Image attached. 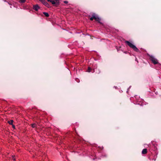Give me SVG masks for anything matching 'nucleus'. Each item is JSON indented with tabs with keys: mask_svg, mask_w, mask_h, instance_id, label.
<instances>
[{
	"mask_svg": "<svg viewBox=\"0 0 161 161\" xmlns=\"http://www.w3.org/2000/svg\"><path fill=\"white\" fill-rule=\"evenodd\" d=\"M125 43H126L130 48H132L134 51L136 52H139V50L134 45L131 43L127 41H125Z\"/></svg>",
	"mask_w": 161,
	"mask_h": 161,
	"instance_id": "nucleus-1",
	"label": "nucleus"
},
{
	"mask_svg": "<svg viewBox=\"0 0 161 161\" xmlns=\"http://www.w3.org/2000/svg\"><path fill=\"white\" fill-rule=\"evenodd\" d=\"M135 98L136 100V102H135L134 104L140 105L141 106H143L144 104L145 105V104L144 103L145 102L142 99H140L139 98L138 99H136L137 98L136 97H135Z\"/></svg>",
	"mask_w": 161,
	"mask_h": 161,
	"instance_id": "nucleus-2",
	"label": "nucleus"
},
{
	"mask_svg": "<svg viewBox=\"0 0 161 161\" xmlns=\"http://www.w3.org/2000/svg\"><path fill=\"white\" fill-rule=\"evenodd\" d=\"M92 69L90 67H88L87 71L88 72H92ZM92 72V73L95 72L96 73L98 74L100 73V71L98 69H97V68H95L93 69V70Z\"/></svg>",
	"mask_w": 161,
	"mask_h": 161,
	"instance_id": "nucleus-3",
	"label": "nucleus"
},
{
	"mask_svg": "<svg viewBox=\"0 0 161 161\" xmlns=\"http://www.w3.org/2000/svg\"><path fill=\"white\" fill-rule=\"evenodd\" d=\"M150 59L154 64H156L158 63L157 59L153 56L151 55L150 56Z\"/></svg>",
	"mask_w": 161,
	"mask_h": 161,
	"instance_id": "nucleus-4",
	"label": "nucleus"
},
{
	"mask_svg": "<svg viewBox=\"0 0 161 161\" xmlns=\"http://www.w3.org/2000/svg\"><path fill=\"white\" fill-rule=\"evenodd\" d=\"M33 8L35 10L37 11L40 8V7L38 4H36L33 5Z\"/></svg>",
	"mask_w": 161,
	"mask_h": 161,
	"instance_id": "nucleus-5",
	"label": "nucleus"
},
{
	"mask_svg": "<svg viewBox=\"0 0 161 161\" xmlns=\"http://www.w3.org/2000/svg\"><path fill=\"white\" fill-rule=\"evenodd\" d=\"M42 2L43 4L47 7H48L49 5L48 3L45 0H43Z\"/></svg>",
	"mask_w": 161,
	"mask_h": 161,
	"instance_id": "nucleus-6",
	"label": "nucleus"
},
{
	"mask_svg": "<svg viewBox=\"0 0 161 161\" xmlns=\"http://www.w3.org/2000/svg\"><path fill=\"white\" fill-rule=\"evenodd\" d=\"M95 19L96 21H98L99 23H101V22H100V21L101 20V19L99 17H97V16H95Z\"/></svg>",
	"mask_w": 161,
	"mask_h": 161,
	"instance_id": "nucleus-7",
	"label": "nucleus"
},
{
	"mask_svg": "<svg viewBox=\"0 0 161 161\" xmlns=\"http://www.w3.org/2000/svg\"><path fill=\"white\" fill-rule=\"evenodd\" d=\"M147 149L146 148H144L143 149L142 151V154H145L147 153Z\"/></svg>",
	"mask_w": 161,
	"mask_h": 161,
	"instance_id": "nucleus-8",
	"label": "nucleus"
},
{
	"mask_svg": "<svg viewBox=\"0 0 161 161\" xmlns=\"http://www.w3.org/2000/svg\"><path fill=\"white\" fill-rule=\"evenodd\" d=\"M95 14H93L92 15V16L90 18V20H92L93 19H95Z\"/></svg>",
	"mask_w": 161,
	"mask_h": 161,
	"instance_id": "nucleus-9",
	"label": "nucleus"
},
{
	"mask_svg": "<svg viewBox=\"0 0 161 161\" xmlns=\"http://www.w3.org/2000/svg\"><path fill=\"white\" fill-rule=\"evenodd\" d=\"M43 14L46 17H48L49 16V14L47 12H44L43 13Z\"/></svg>",
	"mask_w": 161,
	"mask_h": 161,
	"instance_id": "nucleus-10",
	"label": "nucleus"
},
{
	"mask_svg": "<svg viewBox=\"0 0 161 161\" xmlns=\"http://www.w3.org/2000/svg\"><path fill=\"white\" fill-rule=\"evenodd\" d=\"M25 1L26 0H19V2L21 3H24Z\"/></svg>",
	"mask_w": 161,
	"mask_h": 161,
	"instance_id": "nucleus-11",
	"label": "nucleus"
},
{
	"mask_svg": "<svg viewBox=\"0 0 161 161\" xmlns=\"http://www.w3.org/2000/svg\"><path fill=\"white\" fill-rule=\"evenodd\" d=\"M13 121V120H11L9 121H8V123L10 125H12Z\"/></svg>",
	"mask_w": 161,
	"mask_h": 161,
	"instance_id": "nucleus-12",
	"label": "nucleus"
},
{
	"mask_svg": "<svg viewBox=\"0 0 161 161\" xmlns=\"http://www.w3.org/2000/svg\"><path fill=\"white\" fill-rule=\"evenodd\" d=\"M36 124H32V127L33 128H35L36 127Z\"/></svg>",
	"mask_w": 161,
	"mask_h": 161,
	"instance_id": "nucleus-13",
	"label": "nucleus"
},
{
	"mask_svg": "<svg viewBox=\"0 0 161 161\" xmlns=\"http://www.w3.org/2000/svg\"><path fill=\"white\" fill-rule=\"evenodd\" d=\"M50 2H51L53 4H55V2L54 1L51 0Z\"/></svg>",
	"mask_w": 161,
	"mask_h": 161,
	"instance_id": "nucleus-14",
	"label": "nucleus"
},
{
	"mask_svg": "<svg viewBox=\"0 0 161 161\" xmlns=\"http://www.w3.org/2000/svg\"><path fill=\"white\" fill-rule=\"evenodd\" d=\"M75 80L77 82H79V81H80V80H79V79L77 78H76L75 79Z\"/></svg>",
	"mask_w": 161,
	"mask_h": 161,
	"instance_id": "nucleus-15",
	"label": "nucleus"
},
{
	"mask_svg": "<svg viewBox=\"0 0 161 161\" xmlns=\"http://www.w3.org/2000/svg\"><path fill=\"white\" fill-rule=\"evenodd\" d=\"M157 156H154V158H153V160H154V161H155L156 158H157Z\"/></svg>",
	"mask_w": 161,
	"mask_h": 161,
	"instance_id": "nucleus-16",
	"label": "nucleus"
},
{
	"mask_svg": "<svg viewBox=\"0 0 161 161\" xmlns=\"http://www.w3.org/2000/svg\"><path fill=\"white\" fill-rule=\"evenodd\" d=\"M64 3H65L67 4V3H68V2L67 1H64Z\"/></svg>",
	"mask_w": 161,
	"mask_h": 161,
	"instance_id": "nucleus-17",
	"label": "nucleus"
},
{
	"mask_svg": "<svg viewBox=\"0 0 161 161\" xmlns=\"http://www.w3.org/2000/svg\"><path fill=\"white\" fill-rule=\"evenodd\" d=\"M131 87V86H130V87H129V88H128V89H127V91L126 92L127 93L128 92V90Z\"/></svg>",
	"mask_w": 161,
	"mask_h": 161,
	"instance_id": "nucleus-18",
	"label": "nucleus"
},
{
	"mask_svg": "<svg viewBox=\"0 0 161 161\" xmlns=\"http://www.w3.org/2000/svg\"><path fill=\"white\" fill-rule=\"evenodd\" d=\"M105 156H106V155H102V156H101V157L102 158H103V157H105Z\"/></svg>",
	"mask_w": 161,
	"mask_h": 161,
	"instance_id": "nucleus-19",
	"label": "nucleus"
},
{
	"mask_svg": "<svg viewBox=\"0 0 161 161\" xmlns=\"http://www.w3.org/2000/svg\"><path fill=\"white\" fill-rule=\"evenodd\" d=\"M13 125V127L14 128H15V126L13 125Z\"/></svg>",
	"mask_w": 161,
	"mask_h": 161,
	"instance_id": "nucleus-20",
	"label": "nucleus"
},
{
	"mask_svg": "<svg viewBox=\"0 0 161 161\" xmlns=\"http://www.w3.org/2000/svg\"><path fill=\"white\" fill-rule=\"evenodd\" d=\"M13 160H14V161H15V158H14V157H13Z\"/></svg>",
	"mask_w": 161,
	"mask_h": 161,
	"instance_id": "nucleus-21",
	"label": "nucleus"
},
{
	"mask_svg": "<svg viewBox=\"0 0 161 161\" xmlns=\"http://www.w3.org/2000/svg\"><path fill=\"white\" fill-rule=\"evenodd\" d=\"M47 1H48V2H50V1L51 0H47Z\"/></svg>",
	"mask_w": 161,
	"mask_h": 161,
	"instance_id": "nucleus-22",
	"label": "nucleus"
},
{
	"mask_svg": "<svg viewBox=\"0 0 161 161\" xmlns=\"http://www.w3.org/2000/svg\"><path fill=\"white\" fill-rule=\"evenodd\" d=\"M114 87L116 89V88L117 86H114Z\"/></svg>",
	"mask_w": 161,
	"mask_h": 161,
	"instance_id": "nucleus-23",
	"label": "nucleus"
},
{
	"mask_svg": "<svg viewBox=\"0 0 161 161\" xmlns=\"http://www.w3.org/2000/svg\"><path fill=\"white\" fill-rule=\"evenodd\" d=\"M41 2H42V1L43 0H39Z\"/></svg>",
	"mask_w": 161,
	"mask_h": 161,
	"instance_id": "nucleus-24",
	"label": "nucleus"
},
{
	"mask_svg": "<svg viewBox=\"0 0 161 161\" xmlns=\"http://www.w3.org/2000/svg\"><path fill=\"white\" fill-rule=\"evenodd\" d=\"M135 60H136V61H137V62H138V61H137V59H136H136H135Z\"/></svg>",
	"mask_w": 161,
	"mask_h": 161,
	"instance_id": "nucleus-25",
	"label": "nucleus"
},
{
	"mask_svg": "<svg viewBox=\"0 0 161 161\" xmlns=\"http://www.w3.org/2000/svg\"><path fill=\"white\" fill-rule=\"evenodd\" d=\"M149 159L150 160H151V159L150 158V157L149 158Z\"/></svg>",
	"mask_w": 161,
	"mask_h": 161,
	"instance_id": "nucleus-26",
	"label": "nucleus"
},
{
	"mask_svg": "<svg viewBox=\"0 0 161 161\" xmlns=\"http://www.w3.org/2000/svg\"><path fill=\"white\" fill-rule=\"evenodd\" d=\"M93 160H94V159H95V158H93Z\"/></svg>",
	"mask_w": 161,
	"mask_h": 161,
	"instance_id": "nucleus-27",
	"label": "nucleus"
}]
</instances>
